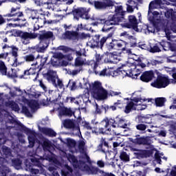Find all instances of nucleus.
Wrapping results in <instances>:
<instances>
[{
    "label": "nucleus",
    "mask_w": 176,
    "mask_h": 176,
    "mask_svg": "<svg viewBox=\"0 0 176 176\" xmlns=\"http://www.w3.org/2000/svg\"><path fill=\"white\" fill-rule=\"evenodd\" d=\"M116 14H110L107 19H98V21L100 24H104L102 28V31L107 32L113 30V27L111 25H119L120 23L124 21V15L126 14V11H123V6H118L116 7Z\"/></svg>",
    "instance_id": "obj_1"
},
{
    "label": "nucleus",
    "mask_w": 176,
    "mask_h": 176,
    "mask_svg": "<svg viewBox=\"0 0 176 176\" xmlns=\"http://www.w3.org/2000/svg\"><path fill=\"white\" fill-rule=\"evenodd\" d=\"M91 95L98 101H103L108 98V91L102 87V84L98 81H96L92 85Z\"/></svg>",
    "instance_id": "obj_2"
},
{
    "label": "nucleus",
    "mask_w": 176,
    "mask_h": 176,
    "mask_svg": "<svg viewBox=\"0 0 176 176\" xmlns=\"http://www.w3.org/2000/svg\"><path fill=\"white\" fill-rule=\"evenodd\" d=\"M2 49L3 50H5V49H10V51L9 52L0 54V58H4L6 60V58H8V56L11 54L12 57H14V63L12 64L13 67H17L18 65H21V64L24 63V62H19V47L15 45L9 46L8 45L4 44Z\"/></svg>",
    "instance_id": "obj_3"
},
{
    "label": "nucleus",
    "mask_w": 176,
    "mask_h": 176,
    "mask_svg": "<svg viewBox=\"0 0 176 176\" xmlns=\"http://www.w3.org/2000/svg\"><path fill=\"white\" fill-rule=\"evenodd\" d=\"M43 160H45L42 157L36 158L35 157H32V158H30V162L32 163L26 164V167L32 175L39 174V170L41 173H43V171H45V169L43 168L45 166L43 164Z\"/></svg>",
    "instance_id": "obj_4"
},
{
    "label": "nucleus",
    "mask_w": 176,
    "mask_h": 176,
    "mask_svg": "<svg viewBox=\"0 0 176 176\" xmlns=\"http://www.w3.org/2000/svg\"><path fill=\"white\" fill-rule=\"evenodd\" d=\"M90 36V34H85V32L81 33L80 35H79V32L77 31H69L66 30L63 34H62V39H64V41H72V42H78L79 39H86V38H89Z\"/></svg>",
    "instance_id": "obj_5"
},
{
    "label": "nucleus",
    "mask_w": 176,
    "mask_h": 176,
    "mask_svg": "<svg viewBox=\"0 0 176 176\" xmlns=\"http://www.w3.org/2000/svg\"><path fill=\"white\" fill-rule=\"evenodd\" d=\"M5 19L8 18V21H25V19H23L24 17V14L23 12L20 11V7H12L10 12L6 14H3Z\"/></svg>",
    "instance_id": "obj_6"
},
{
    "label": "nucleus",
    "mask_w": 176,
    "mask_h": 176,
    "mask_svg": "<svg viewBox=\"0 0 176 176\" xmlns=\"http://www.w3.org/2000/svg\"><path fill=\"white\" fill-rule=\"evenodd\" d=\"M112 36H113V32H111L108 34L107 36H103L102 38L100 34H96L94 36L93 40L91 41V47H93V49L96 47L97 49H102V47H104V45H105L109 38H112Z\"/></svg>",
    "instance_id": "obj_7"
},
{
    "label": "nucleus",
    "mask_w": 176,
    "mask_h": 176,
    "mask_svg": "<svg viewBox=\"0 0 176 176\" xmlns=\"http://www.w3.org/2000/svg\"><path fill=\"white\" fill-rule=\"evenodd\" d=\"M64 58H67L69 61H72L74 58H72V56H71L69 54L64 55L61 52H54L51 58L50 63L52 67L58 68V67H60V64H61V60H64Z\"/></svg>",
    "instance_id": "obj_8"
},
{
    "label": "nucleus",
    "mask_w": 176,
    "mask_h": 176,
    "mask_svg": "<svg viewBox=\"0 0 176 176\" xmlns=\"http://www.w3.org/2000/svg\"><path fill=\"white\" fill-rule=\"evenodd\" d=\"M69 14H72L74 19L76 20H79V18L85 19L86 20H89L90 16H87L89 14V12L87 11V8L83 7H76L74 6L72 12L69 13Z\"/></svg>",
    "instance_id": "obj_9"
},
{
    "label": "nucleus",
    "mask_w": 176,
    "mask_h": 176,
    "mask_svg": "<svg viewBox=\"0 0 176 176\" xmlns=\"http://www.w3.org/2000/svg\"><path fill=\"white\" fill-rule=\"evenodd\" d=\"M171 83L168 76L158 75L154 82H151V86L155 89H164Z\"/></svg>",
    "instance_id": "obj_10"
},
{
    "label": "nucleus",
    "mask_w": 176,
    "mask_h": 176,
    "mask_svg": "<svg viewBox=\"0 0 176 176\" xmlns=\"http://www.w3.org/2000/svg\"><path fill=\"white\" fill-rule=\"evenodd\" d=\"M109 124H111V119L107 118L102 120L99 124L98 133H99V134H107V135H111L112 130L111 129Z\"/></svg>",
    "instance_id": "obj_11"
},
{
    "label": "nucleus",
    "mask_w": 176,
    "mask_h": 176,
    "mask_svg": "<svg viewBox=\"0 0 176 176\" xmlns=\"http://www.w3.org/2000/svg\"><path fill=\"white\" fill-rule=\"evenodd\" d=\"M125 23L122 24L124 28H132L133 30H138V19L134 15H130L127 19H124Z\"/></svg>",
    "instance_id": "obj_12"
},
{
    "label": "nucleus",
    "mask_w": 176,
    "mask_h": 176,
    "mask_svg": "<svg viewBox=\"0 0 176 176\" xmlns=\"http://www.w3.org/2000/svg\"><path fill=\"white\" fill-rule=\"evenodd\" d=\"M91 5H94L96 10H105L107 8H111L113 6V1L112 0H109L107 1H94L91 3Z\"/></svg>",
    "instance_id": "obj_13"
},
{
    "label": "nucleus",
    "mask_w": 176,
    "mask_h": 176,
    "mask_svg": "<svg viewBox=\"0 0 176 176\" xmlns=\"http://www.w3.org/2000/svg\"><path fill=\"white\" fill-rule=\"evenodd\" d=\"M110 125L113 129L116 127H120V129H127V121L123 118L116 117L115 119L110 118Z\"/></svg>",
    "instance_id": "obj_14"
},
{
    "label": "nucleus",
    "mask_w": 176,
    "mask_h": 176,
    "mask_svg": "<svg viewBox=\"0 0 176 176\" xmlns=\"http://www.w3.org/2000/svg\"><path fill=\"white\" fill-rule=\"evenodd\" d=\"M58 116H66L67 118H71L72 116L75 117V111H72V109L70 107H67L65 106H60L58 107Z\"/></svg>",
    "instance_id": "obj_15"
},
{
    "label": "nucleus",
    "mask_w": 176,
    "mask_h": 176,
    "mask_svg": "<svg viewBox=\"0 0 176 176\" xmlns=\"http://www.w3.org/2000/svg\"><path fill=\"white\" fill-rule=\"evenodd\" d=\"M10 123H12V124L15 123L19 130L21 131H23L25 134H35V131H32L30 128H28L24 124H23L21 122L16 120L14 118H12V119L10 120Z\"/></svg>",
    "instance_id": "obj_16"
},
{
    "label": "nucleus",
    "mask_w": 176,
    "mask_h": 176,
    "mask_svg": "<svg viewBox=\"0 0 176 176\" xmlns=\"http://www.w3.org/2000/svg\"><path fill=\"white\" fill-rule=\"evenodd\" d=\"M102 59L100 54H96L95 55V60H91L87 62V65H90L91 67L94 74H98L97 72V68H98V65H100V61Z\"/></svg>",
    "instance_id": "obj_17"
},
{
    "label": "nucleus",
    "mask_w": 176,
    "mask_h": 176,
    "mask_svg": "<svg viewBox=\"0 0 176 176\" xmlns=\"http://www.w3.org/2000/svg\"><path fill=\"white\" fill-rule=\"evenodd\" d=\"M133 155L135 156L136 159H146L153 155V151L151 150L139 149L138 152H134Z\"/></svg>",
    "instance_id": "obj_18"
},
{
    "label": "nucleus",
    "mask_w": 176,
    "mask_h": 176,
    "mask_svg": "<svg viewBox=\"0 0 176 176\" xmlns=\"http://www.w3.org/2000/svg\"><path fill=\"white\" fill-rule=\"evenodd\" d=\"M16 36L21 38L23 41H27L28 39H35L36 35L33 33H30L28 32H23L22 30H16L15 32Z\"/></svg>",
    "instance_id": "obj_19"
},
{
    "label": "nucleus",
    "mask_w": 176,
    "mask_h": 176,
    "mask_svg": "<svg viewBox=\"0 0 176 176\" xmlns=\"http://www.w3.org/2000/svg\"><path fill=\"white\" fill-rule=\"evenodd\" d=\"M155 78V72L153 70L144 72L141 76L140 80L142 82H144L145 83H149V82L152 81Z\"/></svg>",
    "instance_id": "obj_20"
},
{
    "label": "nucleus",
    "mask_w": 176,
    "mask_h": 176,
    "mask_svg": "<svg viewBox=\"0 0 176 176\" xmlns=\"http://www.w3.org/2000/svg\"><path fill=\"white\" fill-rule=\"evenodd\" d=\"M53 38V32L47 31L38 34V39L42 43H46L49 46V39Z\"/></svg>",
    "instance_id": "obj_21"
},
{
    "label": "nucleus",
    "mask_w": 176,
    "mask_h": 176,
    "mask_svg": "<svg viewBox=\"0 0 176 176\" xmlns=\"http://www.w3.org/2000/svg\"><path fill=\"white\" fill-rule=\"evenodd\" d=\"M84 171H86L89 175H97V174H101L102 170L100 169L98 167L94 166L85 165L84 166Z\"/></svg>",
    "instance_id": "obj_22"
},
{
    "label": "nucleus",
    "mask_w": 176,
    "mask_h": 176,
    "mask_svg": "<svg viewBox=\"0 0 176 176\" xmlns=\"http://www.w3.org/2000/svg\"><path fill=\"white\" fill-rule=\"evenodd\" d=\"M47 47H49V45H47V43H43L40 41L38 44L32 47L31 49L32 50V53H35L36 52L37 53H45Z\"/></svg>",
    "instance_id": "obj_23"
},
{
    "label": "nucleus",
    "mask_w": 176,
    "mask_h": 176,
    "mask_svg": "<svg viewBox=\"0 0 176 176\" xmlns=\"http://www.w3.org/2000/svg\"><path fill=\"white\" fill-rule=\"evenodd\" d=\"M98 150L101 151L103 153H108L109 152V144L105 138H102L100 139V143L98 146Z\"/></svg>",
    "instance_id": "obj_24"
},
{
    "label": "nucleus",
    "mask_w": 176,
    "mask_h": 176,
    "mask_svg": "<svg viewBox=\"0 0 176 176\" xmlns=\"http://www.w3.org/2000/svg\"><path fill=\"white\" fill-rule=\"evenodd\" d=\"M133 142L138 145H151V139L148 137L137 138Z\"/></svg>",
    "instance_id": "obj_25"
},
{
    "label": "nucleus",
    "mask_w": 176,
    "mask_h": 176,
    "mask_svg": "<svg viewBox=\"0 0 176 176\" xmlns=\"http://www.w3.org/2000/svg\"><path fill=\"white\" fill-rule=\"evenodd\" d=\"M40 131L44 135H47V137H56L57 135V133L50 128L41 127L40 128Z\"/></svg>",
    "instance_id": "obj_26"
},
{
    "label": "nucleus",
    "mask_w": 176,
    "mask_h": 176,
    "mask_svg": "<svg viewBox=\"0 0 176 176\" xmlns=\"http://www.w3.org/2000/svg\"><path fill=\"white\" fill-rule=\"evenodd\" d=\"M49 82H52V85H56V72L53 70L49 69L46 74H44Z\"/></svg>",
    "instance_id": "obj_27"
},
{
    "label": "nucleus",
    "mask_w": 176,
    "mask_h": 176,
    "mask_svg": "<svg viewBox=\"0 0 176 176\" xmlns=\"http://www.w3.org/2000/svg\"><path fill=\"white\" fill-rule=\"evenodd\" d=\"M164 14L166 19H169L170 20L173 21V23H176V16H175V12H174V10L168 9L166 10V12H165Z\"/></svg>",
    "instance_id": "obj_28"
},
{
    "label": "nucleus",
    "mask_w": 176,
    "mask_h": 176,
    "mask_svg": "<svg viewBox=\"0 0 176 176\" xmlns=\"http://www.w3.org/2000/svg\"><path fill=\"white\" fill-rule=\"evenodd\" d=\"M107 61L108 63H111V64H115V63H118L119 61V58L118 55L114 54L112 52H107Z\"/></svg>",
    "instance_id": "obj_29"
},
{
    "label": "nucleus",
    "mask_w": 176,
    "mask_h": 176,
    "mask_svg": "<svg viewBox=\"0 0 176 176\" xmlns=\"http://www.w3.org/2000/svg\"><path fill=\"white\" fill-rule=\"evenodd\" d=\"M41 58V55L38 54L36 57H35L34 53L29 54L25 56H23V58L26 63H32L35 61V60H38Z\"/></svg>",
    "instance_id": "obj_30"
},
{
    "label": "nucleus",
    "mask_w": 176,
    "mask_h": 176,
    "mask_svg": "<svg viewBox=\"0 0 176 176\" xmlns=\"http://www.w3.org/2000/svg\"><path fill=\"white\" fill-rule=\"evenodd\" d=\"M121 74H125V76H128L129 78H132L133 79H135L138 77L140 75V73L134 74V71H132L131 69L129 71V73H127V71L122 70V68H120L118 69Z\"/></svg>",
    "instance_id": "obj_31"
},
{
    "label": "nucleus",
    "mask_w": 176,
    "mask_h": 176,
    "mask_svg": "<svg viewBox=\"0 0 176 176\" xmlns=\"http://www.w3.org/2000/svg\"><path fill=\"white\" fill-rule=\"evenodd\" d=\"M166 101H167V99H166V98L164 97L155 98V107H158L160 108H161L162 107H164Z\"/></svg>",
    "instance_id": "obj_32"
},
{
    "label": "nucleus",
    "mask_w": 176,
    "mask_h": 176,
    "mask_svg": "<svg viewBox=\"0 0 176 176\" xmlns=\"http://www.w3.org/2000/svg\"><path fill=\"white\" fill-rule=\"evenodd\" d=\"M67 159L69 162L72 163L74 167H75L76 168H78V167H79V162L78 161V159L76 158V157H75V155L69 154Z\"/></svg>",
    "instance_id": "obj_33"
},
{
    "label": "nucleus",
    "mask_w": 176,
    "mask_h": 176,
    "mask_svg": "<svg viewBox=\"0 0 176 176\" xmlns=\"http://www.w3.org/2000/svg\"><path fill=\"white\" fill-rule=\"evenodd\" d=\"M134 107H137V104H135L133 102H127L126 106L125 107L124 113H130L131 111L135 109Z\"/></svg>",
    "instance_id": "obj_34"
},
{
    "label": "nucleus",
    "mask_w": 176,
    "mask_h": 176,
    "mask_svg": "<svg viewBox=\"0 0 176 176\" xmlns=\"http://www.w3.org/2000/svg\"><path fill=\"white\" fill-rule=\"evenodd\" d=\"M41 58V62H40V65L38 66V72L39 71H42V69H43L45 65H47V59L49 58V56H45V57H43V56H40V58ZM50 64V62H49L47 63V65Z\"/></svg>",
    "instance_id": "obj_35"
},
{
    "label": "nucleus",
    "mask_w": 176,
    "mask_h": 176,
    "mask_svg": "<svg viewBox=\"0 0 176 176\" xmlns=\"http://www.w3.org/2000/svg\"><path fill=\"white\" fill-rule=\"evenodd\" d=\"M63 126L65 129H75V122L72 120H65L63 122Z\"/></svg>",
    "instance_id": "obj_36"
},
{
    "label": "nucleus",
    "mask_w": 176,
    "mask_h": 176,
    "mask_svg": "<svg viewBox=\"0 0 176 176\" xmlns=\"http://www.w3.org/2000/svg\"><path fill=\"white\" fill-rule=\"evenodd\" d=\"M162 5V0H153L149 3L148 13H151V10L156 9V6Z\"/></svg>",
    "instance_id": "obj_37"
},
{
    "label": "nucleus",
    "mask_w": 176,
    "mask_h": 176,
    "mask_svg": "<svg viewBox=\"0 0 176 176\" xmlns=\"http://www.w3.org/2000/svg\"><path fill=\"white\" fill-rule=\"evenodd\" d=\"M6 107H10L12 109V111H20V107H19V104L16 103L14 101H9L6 103Z\"/></svg>",
    "instance_id": "obj_38"
},
{
    "label": "nucleus",
    "mask_w": 176,
    "mask_h": 176,
    "mask_svg": "<svg viewBox=\"0 0 176 176\" xmlns=\"http://www.w3.org/2000/svg\"><path fill=\"white\" fill-rule=\"evenodd\" d=\"M43 149L45 152H50V149L52 148V142L49 140H45L43 142Z\"/></svg>",
    "instance_id": "obj_39"
},
{
    "label": "nucleus",
    "mask_w": 176,
    "mask_h": 176,
    "mask_svg": "<svg viewBox=\"0 0 176 176\" xmlns=\"http://www.w3.org/2000/svg\"><path fill=\"white\" fill-rule=\"evenodd\" d=\"M83 65H85V60L80 56H78L76 58L74 61V66L78 67V68H83Z\"/></svg>",
    "instance_id": "obj_40"
},
{
    "label": "nucleus",
    "mask_w": 176,
    "mask_h": 176,
    "mask_svg": "<svg viewBox=\"0 0 176 176\" xmlns=\"http://www.w3.org/2000/svg\"><path fill=\"white\" fill-rule=\"evenodd\" d=\"M27 135L28 136V141H29V146L30 148H33V146L35 145V134L36 133L34 131V134H30V133H26Z\"/></svg>",
    "instance_id": "obj_41"
},
{
    "label": "nucleus",
    "mask_w": 176,
    "mask_h": 176,
    "mask_svg": "<svg viewBox=\"0 0 176 176\" xmlns=\"http://www.w3.org/2000/svg\"><path fill=\"white\" fill-rule=\"evenodd\" d=\"M126 45H128V43L123 41L119 42L116 40V48L118 47V49H121L122 52H124V50H126Z\"/></svg>",
    "instance_id": "obj_42"
},
{
    "label": "nucleus",
    "mask_w": 176,
    "mask_h": 176,
    "mask_svg": "<svg viewBox=\"0 0 176 176\" xmlns=\"http://www.w3.org/2000/svg\"><path fill=\"white\" fill-rule=\"evenodd\" d=\"M56 50H62L63 53H70L71 52H74V49L65 46V45H60L57 47Z\"/></svg>",
    "instance_id": "obj_43"
},
{
    "label": "nucleus",
    "mask_w": 176,
    "mask_h": 176,
    "mask_svg": "<svg viewBox=\"0 0 176 176\" xmlns=\"http://www.w3.org/2000/svg\"><path fill=\"white\" fill-rule=\"evenodd\" d=\"M8 67L5 65V62L0 60V73L3 75H7Z\"/></svg>",
    "instance_id": "obj_44"
},
{
    "label": "nucleus",
    "mask_w": 176,
    "mask_h": 176,
    "mask_svg": "<svg viewBox=\"0 0 176 176\" xmlns=\"http://www.w3.org/2000/svg\"><path fill=\"white\" fill-rule=\"evenodd\" d=\"M6 75L8 78H19L20 79V72H14L13 69H11V72H8Z\"/></svg>",
    "instance_id": "obj_45"
},
{
    "label": "nucleus",
    "mask_w": 176,
    "mask_h": 176,
    "mask_svg": "<svg viewBox=\"0 0 176 176\" xmlns=\"http://www.w3.org/2000/svg\"><path fill=\"white\" fill-rule=\"evenodd\" d=\"M120 159H121L122 162H130V157L125 151H122L120 153Z\"/></svg>",
    "instance_id": "obj_46"
},
{
    "label": "nucleus",
    "mask_w": 176,
    "mask_h": 176,
    "mask_svg": "<svg viewBox=\"0 0 176 176\" xmlns=\"http://www.w3.org/2000/svg\"><path fill=\"white\" fill-rule=\"evenodd\" d=\"M83 126L85 129H87V130H92V133H95V134H98V131H97V129H93V127L90 126V123L85 122Z\"/></svg>",
    "instance_id": "obj_47"
},
{
    "label": "nucleus",
    "mask_w": 176,
    "mask_h": 176,
    "mask_svg": "<svg viewBox=\"0 0 176 176\" xmlns=\"http://www.w3.org/2000/svg\"><path fill=\"white\" fill-rule=\"evenodd\" d=\"M174 28H176V25H174V23H171V25L169 26L168 23H167L166 25L164 26V30L166 34H167V32H170V30L173 31Z\"/></svg>",
    "instance_id": "obj_48"
},
{
    "label": "nucleus",
    "mask_w": 176,
    "mask_h": 176,
    "mask_svg": "<svg viewBox=\"0 0 176 176\" xmlns=\"http://www.w3.org/2000/svg\"><path fill=\"white\" fill-rule=\"evenodd\" d=\"M31 69H26L24 72H23L22 74H20V79H27V77L25 76H30V75H32L33 74L31 73Z\"/></svg>",
    "instance_id": "obj_49"
},
{
    "label": "nucleus",
    "mask_w": 176,
    "mask_h": 176,
    "mask_svg": "<svg viewBox=\"0 0 176 176\" xmlns=\"http://www.w3.org/2000/svg\"><path fill=\"white\" fill-rule=\"evenodd\" d=\"M22 113H24V115H25V116L28 118H32V114L30 110H28V108L25 106L22 107Z\"/></svg>",
    "instance_id": "obj_50"
},
{
    "label": "nucleus",
    "mask_w": 176,
    "mask_h": 176,
    "mask_svg": "<svg viewBox=\"0 0 176 176\" xmlns=\"http://www.w3.org/2000/svg\"><path fill=\"white\" fill-rule=\"evenodd\" d=\"M148 129V125L145 124H138L136 125V129L138 130V131H145Z\"/></svg>",
    "instance_id": "obj_51"
},
{
    "label": "nucleus",
    "mask_w": 176,
    "mask_h": 176,
    "mask_svg": "<svg viewBox=\"0 0 176 176\" xmlns=\"http://www.w3.org/2000/svg\"><path fill=\"white\" fill-rule=\"evenodd\" d=\"M98 74H95L96 75H99V76H109L111 75L109 73H108V69L104 68L102 71L98 72L97 71Z\"/></svg>",
    "instance_id": "obj_52"
},
{
    "label": "nucleus",
    "mask_w": 176,
    "mask_h": 176,
    "mask_svg": "<svg viewBox=\"0 0 176 176\" xmlns=\"http://www.w3.org/2000/svg\"><path fill=\"white\" fill-rule=\"evenodd\" d=\"M150 53H160V52H162V50H160V47L157 46V45H155L154 46L150 47Z\"/></svg>",
    "instance_id": "obj_53"
},
{
    "label": "nucleus",
    "mask_w": 176,
    "mask_h": 176,
    "mask_svg": "<svg viewBox=\"0 0 176 176\" xmlns=\"http://www.w3.org/2000/svg\"><path fill=\"white\" fill-rule=\"evenodd\" d=\"M107 47L108 50L116 49V40H112V42H110L109 44H107Z\"/></svg>",
    "instance_id": "obj_54"
},
{
    "label": "nucleus",
    "mask_w": 176,
    "mask_h": 176,
    "mask_svg": "<svg viewBox=\"0 0 176 176\" xmlns=\"http://www.w3.org/2000/svg\"><path fill=\"white\" fill-rule=\"evenodd\" d=\"M53 85L55 87H58L60 89H63L64 87V84L63 83V80H61L60 78L57 79V83L56 82V80H55V84H53Z\"/></svg>",
    "instance_id": "obj_55"
},
{
    "label": "nucleus",
    "mask_w": 176,
    "mask_h": 176,
    "mask_svg": "<svg viewBox=\"0 0 176 176\" xmlns=\"http://www.w3.org/2000/svg\"><path fill=\"white\" fill-rule=\"evenodd\" d=\"M149 20H150L151 23L153 24L154 28H156L157 30V28H159V22H157L155 19V16H153L152 18L150 17Z\"/></svg>",
    "instance_id": "obj_56"
},
{
    "label": "nucleus",
    "mask_w": 176,
    "mask_h": 176,
    "mask_svg": "<svg viewBox=\"0 0 176 176\" xmlns=\"http://www.w3.org/2000/svg\"><path fill=\"white\" fill-rule=\"evenodd\" d=\"M12 163L14 167H20V166H21L22 162L20 160V159H14L12 160Z\"/></svg>",
    "instance_id": "obj_57"
},
{
    "label": "nucleus",
    "mask_w": 176,
    "mask_h": 176,
    "mask_svg": "<svg viewBox=\"0 0 176 176\" xmlns=\"http://www.w3.org/2000/svg\"><path fill=\"white\" fill-rule=\"evenodd\" d=\"M86 145V143L85 141H80L78 143V149L80 152H85V146Z\"/></svg>",
    "instance_id": "obj_58"
},
{
    "label": "nucleus",
    "mask_w": 176,
    "mask_h": 176,
    "mask_svg": "<svg viewBox=\"0 0 176 176\" xmlns=\"http://www.w3.org/2000/svg\"><path fill=\"white\" fill-rule=\"evenodd\" d=\"M3 153L6 156H10L12 154V152H10V148H8L7 146H5L3 148Z\"/></svg>",
    "instance_id": "obj_59"
},
{
    "label": "nucleus",
    "mask_w": 176,
    "mask_h": 176,
    "mask_svg": "<svg viewBox=\"0 0 176 176\" xmlns=\"http://www.w3.org/2000/svg\"><path fill=\"white\" fill-rule=\"evenodd\" d=\"M67 145H68V146L74 147V146H75V145H76V142L74 140L68 139L67 140Z\"/></svg>",
    "instance_id": "obj_60"
},
{
    "label": "nucleus",
    "mask_w": 176,
    "mask_h": 176,
    "mask_svg": "<svg viewBox=\"0 0 176 176\" xmlns=\"http://www.w3.org/2000/svg\"><path fill=\"white\" fill-rule=\"evenodd\" d=\"M169 131H170V134H176V125L171 124L170 126Z\"/></svg>",
    "instance_id": "obj_61"
},
{
    "label": "nucleus",
    "mask_w": 176,
    "mask_h": 176,
    "mask_svg": "<svg viewBox=\"0 0 176 176\" xmlns=\"http://www.w3.org/2000/svg\"><path fill=\"white\" fill-rule=\"evenodd\" d=\"M126 11L128 13H133L134 12V6H131L130 4H126Z\"/></svg>",
    "instance_id": "obj_62"
},
{
    "label": "nucleus",
    "mask_w": 176,
    "mask_h": 176,
    "mask_svg": "<svg viewBox=\"0 0 176 176\" xmlns=\"http://www.w3.org/2000/svg\"><path fill=\"white\" fill-rule=\"evenodd\" d=\"M80 71H83V67H80L77 69L72 70V75H73V76H75L76 75H78V74H79Z\"/></svg>",
    "instance_id": "obj_63"
},
{
    "label": "nucleus",
    "mask_w": 176,
    "mask_h": 176,
    "mask_svg": "<svg viewBox=\"0 0 176 176\" xmlns=\"http://www.w3.org/2000/svg\"><path fill=\"white\" fill-rule=\"evenodd\" d=\"M97 166L100 168H104V167H105V162H104L102 160H98L97 161Z\"/></svg>",
    "instance_id": "obj_64"
}]
</instances>
